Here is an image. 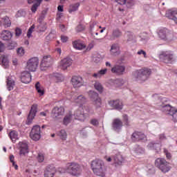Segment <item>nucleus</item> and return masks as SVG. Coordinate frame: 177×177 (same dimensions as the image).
<instances>
[{
	"mask_svg": "<svg viewBox=\"0 0 177 177\" xmlns=\"http://www.w3.org/2000/svg\"><path fill=\"white\" fill-rule=\"evenodd\" d=\"M39 30L41 32L46 31V25L45 24H41L39 26Z\"/></svg>",
	"mask_w": 177,
	"mask_h": 177,
	"instance_id": "50",
	"label": "nucleus"
},
{
	"mask_svg": "<svg viewBox=\"0 0 177 177\" xmlns=\"http://www.w3.org/2000/svg\"><path fill=\"white\" fill-rule=\"evenodd\" d=\"M90 31L92 35L95 34V31H99V24H97V22L93 21L90 24Z\"/></svg>",
	"mask_w": 177,
	"mask_h": 177,
	"instance_id": "33",
	"label": "nucleus"
},
{
	"mask_svg": "<svg viewBox=\"0 0 177 177\" xmlns=\"http://www.w3.org/2000/svg\"><path fill=\"white\" fill-rule=\"evenodd\" d=\"M158 37L160 39L167 41L169 38V30L165 28H161L158 32Z\"/></svg>",
	"mask_w": 177,
	"mask_h": 177,
	"instance_id": "20",
	"label": "nucleus"
},
{
	"mask_svg": "<svg viewBox=\"0 0 177 177\" xmlns=\"http://www.w3.org/2000/svg\"><path fill=\"white\" fill-rule=\"evenodd\" d=\"M90 124H91V125H94L95 127H96V125H99V121H97V119H91Z\"/></svg>",
	"mask_w": 177,
	"mask_h": 177,
	"instance_id": "54",
	"label": "nucleus"
},
{
	"mask_svg": "<svg viewBox=\"0 0 177 177\" xmlns=\"http://www.w3.org/2000/svg\"><path fill=\"white\" fill-rule=\"evenodd\" d=\"M61 41H62V42H66L67 41H68V37L66 36H64V35H62Z\"/></svg>",
	"mask_w": 177,
	"mask_h": 177,
	"instance_id": "57",
	"label": "nucleus"
},
{
	"mask_svg": "<svg viewBox=\"0 0 177 177\" xmlns=\"http://www.w3.org/2000/svg\"><path fill=\"white\" fill-rule=\"evenodd\" d=\"M35 88L39 96H43V95L45 94V90H44V87L41 86V84L39 82L36 83Z\"/></svg>",
	"mask_w": 177,
	"mask_h": 177,
	"instance_id": "35",
	"label": "nucleus"
},
{
	"mask_svg": "<svg viewBox=\"0 0 177 177\" xmlns=\"http://www.w3.org/2000/svg\"><path fill=\"white\" fill-rule=\"evenodd\" d=\"M42 0H28V3L31 4L34 3V2H37V3H41Z\"/></svg>",
	"mask_w": 177,
	"mask_h": 177,
	"instance_id": "56",
	"label": "nucleus"
},
{
	"mask_svg": "<svg viewBox=\"0 0 177 177\" xmlns=\"http://www.w3.org/2000/svg\"><path fill=\"white\" fill-rule=\"evenodd\" d=\"M162 111L170 116L171 121L177 122V109L169 104L165 105L161 109Z\"/></svg>",
	"mask_w": 177,
	"mask_h": 177,
	"instance_id": "5",
	"label": "nucleus"
},
{
	"mask_svg": "<svg viewBox=\"0 0 177 177\" xmlns=\"http://www.w3.org/2000/svg\"><path fill=\"white\" fill-rule=\"evenodd\" d=\"M30 139L35 142L41 139V127L39 125H35L30 133Z\"/></svg>",
	"mask_w": 177,
	"mask_h": 177,
	"instance_id": "9",
	"label": "nucleus"
},
{
	"mask_svg": "<svg viewBox=\"0 0 177 177\" xmlns=\"http://www.w3.org/2000/svg\"><path fill=\"white\" fill-rule=\"evenodd\" d=\"M52 114H53L55 118H59L61 115H64V108L63 106H55L52 110Z\"/></svg>",
	"mask_w": 177,
	"mask_h": 177,
	"instance_id": "19",
	"label": "nucleus"
},
{
	"mask_svg": "<svg viewBox=\"0 0 177 177\" xmlns=\"http://www.w3.org/2000/svg\"><path fill=\"white\" fill-rule=\"evenodd\" d=\"M39 64V59L38 57H32L27 62L26 70L34 72L37 71Z\"/></svg>",
	"mask_w": 177,
	"mask_h": 177,
	"instance_id": "8",
	"label": "nucleus"
},
{
	"mask_svg": "<svg viewBox=\"0 0 177 177\" xmlns=\"http://www.w3.org/2000/svg\"><path fill=\"white\" fill-rule=\"evenodd\" d=\"M17 53L19 56H23L24 55V48L22 47L19 48L17 50Z\"/></svg>",
	"mask_w": 177,
	"mask_h": 177,
	"instance_id": "51",
	"label": "nucleus"
},
{
	"mask_svg": "<svg viewBox=\"0 0 177 177\" xmlns=\"http://www.w3.org/2000/svg\"><path fill=\"white\" fill-rule=\"evenodd\" d=\"M109 104L111 107H113V109H115L116 110H122V102L120 100H110L109 101Z\"/></svg>",
	"mask_w": 177,
	"mask_h": 177,
	"instance_id": "17",
	"label": "nucleus"
},
{
	"mask_svg": "<svg viewBox=\"0 0 177 177\" xmlns=\"http://www.w3.org/2000/svg\"><path fill=\"white\" fill-rule=\"evenodd\" d=\"M37 160L39 162H43V161L45 160V156L42 153H39L37 156Z\"/></svg>",
	"mask_w": 177,
	"mask_h": 177,
	"instance_id": "52",
	"label": "nucleus"
},
{
	"mask_svg": "<svg viewBox=\"0 0 177 177\" xmlns=\"http://www.w3.org/2000/svg\"><path fill=\"white\" fill-rule=\"evenodd\" d=\"M155 167L158 168L163 174H167L171 171V165L169 162L167 161L165 158H158L155 160Z\"/></svg>",
	"mask_w": 177,
	"mask_h": 177,
	"instance_id": "4",
	"label": "nucleus"
},
{
	"mask_svg": "<svg viewBox=\"0 0 177 177\" xmlns=\"http://www.w3.org/2000/svg\"><path fill=\"white\" fill-rule=\"evenodd\" d=\"M150 74H151V71L147 68H144L138 71L136 78L138 81L145 82L150 77Z\"/></svg>",
	"mask_w": 177,
	"mask_h": 177,
	"instance_id": "6",
	"label": "nucleus"
},
{
	"mask_svg": "<svg viewBox=\"0 0 177 177\" xmlns=\"http://www.w3.org/2000/svg\"><path fill=\"white\" fill-rule=\"evenodd\" d=\"M112 158L114 161L115 167L122 165V162H124V157H122V155H121L120 153L112 156Z\"/></svg>",
	"mask_w": 177,
	"mask_h": 177,
	"instance_id": "21",
	"label": "nucleus"
},
{
	"mask_svg": "<svg viewBox=\"0 0 177 177\" xmlns=\"http://www.w3.org/2000/svg\"><path fill=\"white\" fill-rule=\"evenodd\" d=\"M57 10H58V12H63L64 10L63 6H58Z\"/></svg>",
	"mask_w": 177,
	"mask_h": 177,
	"instance_id": "61",
	"label": "nucleus"
},
{
	"mask_svg": "<svg viewBox=\"0 0 177 177\" xmlns=\"http://www.w3.org/2000/svg\"><path fill=\"white\" fill-rule=\"evenodd\" d=\"M19 154L26 156L28 153V145L26 142H19Z\"/></svg>",
	"mask_w": 177,
	"mask_h": 177,
	"instance_id": "24",
	"label": "nucleus"
},
{
	"mask_svg": "<svg viewBox=\"0 0 177 177\" xmlns=\"http://www.w3.org/2000/svg\"><path fill=\"white\" fill-rule=\"evenodd\" d=\"M10 161L12 163V165L15 167V169H19V166H17V165H16L15 162V156L13 155L10 156Z\"/></svg>",
	"mask_w": 177,
	"mask_h": 177,
	"instance_id": "46",
	"label": "nucleus"
},
{
	"mask_svg": "<svg viewBox=\"0 0 177 177\" xmlns=\"http://www.w3.org/2000/svg\"><path fill=\"white\" fill-rule=\"evenodd\" d=\"M123 121L125 123V125H129V120L128 119V115H123Z\"/></svg>",
	"mask_w": 177,
	"mask_h": 177,
	"instance_id": "53",
	"label": "nucleus"
},
{
	"mask_svg": "<svg viewBox=\"0 0 177 177\" xmlns=\"http://www.w3.org/2000/svg\"><path fill=\"white\" fill-rule=\"evenodd\" d=\"M115 2L119 3V5H125V3H128L129 5H133V0H115Z\"/></svg>",
	"mask_w": 177,
	"mask_h": 177,
	"instance_id": "41",
	"label": "nucleus"
},
{
	"mask_svg": "<svg viewBox=\"0 0 177 177\" xmlns=\"http://www.w3.org/2000/svg\"><path fill=\"white\" fill-rule=\"evenodd\" d=\"M12 38V33L8 30H4V33L2 34V39L3 41H8V39H10Z\"/></svg>",
	"mask_w": 177,
	"mask_h": 177,
	"instance_id": "40",
	"label": "nucleus"
},
{
	"mask_svg": "<svg viewBox=\"0 0 177 177\" xmlns=\"http://www.w3.org/2000/svg\"><path fill=\"white\" fill-rule=\"evenodd\" d=\"M62 16H63V13H57V19H62Z\"/></svg>",
	"mask_w": 177,
	"mask_h": 177,
	"instance_id": "64",
	"label": "nucleus"
},
{
	"mask_svg": "<svg viewBox=\"0 0 177 177\" xmlns=\"http://www.w3.org/2000/svg\"><path fill=\"white\" fill-rule=\"evenodd\" d=\"M8 136L12 142H16L17 140H19V133L15 130L11 131L8 133Z\"/></svg>",
	"mask_w": 177,
	"mask_h": 177,
	"instance_id": "31",
	"label": "nucleus"
},
{
	"mask_svg": "<svg viewBox=\"0 0 177 177\" xmlns=\"http://www.w3.org/2000/svg\"><path fill=\"white\" fill-rule=\"evenodd\" d=\"M1 23L5 28H8V27H10V26H12V22L10 21V19L8 17L6 16L1 18Z\"/></svg>",
	"mask_w": 177,
	"mask_h": 177,
	"instance_id": "34",
	"label": "nucleus"
},
{
	"mask_svg": "<svg viewBox=\"0 0 177 177\" xmlns=\"http://www.w3.org/2000/svg\"><path fill=\"white\" fill-rule=\"evenodd\" d=\"M122 32L120 30V29H114L112 31L111 35L109 36V39L111 41H114V39H117L120 38V37H122Z\"/></svg>",
	"mask_w": 177,
	"mask_h": 177,
	"instance_id": "25",
	"label": "nucleus"
},
{
	"mask_svg": "<svg viewBox=\"0 0 177 177\" xmlns=\"http://www.w3.org/2000/svg\"><path fill=\"white\" fill-rule=\"evenodd\" d=\"M166 17L171 20H174V23L177 24V10H169L166 12Z\"/></svg>",
	"mask_w": 177,
	"mask_h": 177,
	"instance_id": "22",
	"label": "nucleus"
},
{
	"mask_svg": "<svg viewBox=\"0 0 177 177\" xmlns=\"http://www.w3.org/2000/svg\"><path fill=\"white\" fill-rule=\"evenodd\" d=\"M59 172L62 174L64 172H67L72 175V176H80L81 175V172H82V167L81 165L75 162H68L66 165V170H63V169H59Z\"/></svg>",
	"mask_w": 177,
	"mask_h": 177,
	"instance_id": "3",
	"label": "nucleus"
},
{
	"mask_svg": "<svg viewBox=\"0 0 177 177\" xmlns=\"http://www.w3.org/2000/svg\"><path fill=\"white\" fill-rule=\"evenodd\" d=\"M16 46H17V43H16L15 41H10L8 45V48L10 50L15 49Z\"/></svg>",
	"mask_w": 177,
	"mask_h": 177,
	"instance_id": "45",
	"label": "nucleus"
},
{
	"mask_svg": "<svg viewBox=\"0 0 177 177\" xmlns=\"http://www.w3.org/2000/svg\"><path fill=\"white\" fill-rule=\"evenodd\" d=\"M73 65V59L70 57H66L59 62V67L61 70H67L68 67Z\"/></svg>",
	"mask_w": 177,
	"mask_h": 177,
	"instance_id": "11",
	"label": "nucleus"
},
{
	"mask_svg": "<svg viewBox=\"0 0 177 177\" xmlns=\"http://www.w3.org/2000/svg\"><path fill=\"white\" fill-rule=\"evenodd\" d=\"M56 174V168L47 167L44 171V177H54Z\"/></svg>",
	"mask_w": 177,
	"mask_h": 177,
	"instance_id": "28",
	"label": "nucleus"
},
{
	"mask_svg": "<svg viewBox=\"0 0 177 177\" xmlns=\"http://www.w3.org/2000/svg\"><path fill=\"white\" fill-rule=\"evenodd\" d=\"M107 73V68L101 69L97 73L93 74L94 78H102V75H104Z\"/></svg>",
	"mask_w": 177,
	"mask_h": 177,
	"instance_id": "37",
	"label": "nucleus"
},
{
	"mask_svg": "<svg viewBox=\"0 0 177 177\" xmlns=\"http://www.w3.org/2000/svg\"><path fill=\"white\" fill-rule=\"evenodd\" d=\"M59 28H60V30H61L63 32H64V31H66V26H65L64 25H60V26H59Z\"/></svg>",
	"mask_w": 177,
	"mask_h": 177,
	"instance_id": "60",
	"label": "nucleus"
},
{
	"mask_svg": "<svg viewBox=\"0 0 177 177\" xmlns=\"http://www.w3.org/2000/svg\"><path fill=\"white\" fill-rule=\"evenodd\" d=\"M34 28H35V25H32L28 30L27 32V37L28 38H30L31 37V34H32V31H34Z\"/></svg>",
	"mask_w": 177,
	"mask_h": 177,
	"instance_id": "47",
	"label": "nucleus"
},
{
	"mask_svg": "<svg viewBox=\"0 0 177 177\" xmlns=\"http://www.w3.org/2000/svg\"><path fill=\"white\" fill-rule=\"evenodd\" d=\"M73 48L75 49H77L78 50H82V49H85L86 48V46H85V44L82 42L81 40H76L73 42Z\"/></svg>",
	"mask_w": 177,
	"mask_h": 177,
	"instance_id": "27",
	"label": "nucleus"
},
{
	"mask_svg": "<svg viewBox=\"0 0 177 177\" xmlns=\"http://www.w3.org/2000/svg\"><path fill=\"white\" fill-rule=\"evenodd\" d=\"M163 153L165 154L167 160H171V158H172V154H171V153L168 151V149L166 148L163 149Z\"/></svg>",
	"mask_w": 177,
	"mask_h": 177,
	"instance_id": "44",
	"label": "nucleus"
},
{
	"mask_svg": "<svg viewBox=\"0 0 177 177\" xmlns=\"http://www.w3.org/2000/svg\"><path fill=\"white\" fill-rule=\"evenodd\" d=\"M15 35L16 37H20V35H21V29L17 28L15 30Z\"/></svg>",
	"mask_w": 177,
	"mask_h": 177,
	"instance_id": "55",
	"label": "nucleus"
},
{
	"mask_svg": "<svg viewBox=\"0 0 177 177\" xmlns=\"http://www.w3.org/2000/svg\"><path fill=\"white\" fill-rule=\"evenodd\" d=\"M94 87L95 88L96 91H98L100 93H102L103 92V86L100 82H95L94 84Z\"/></svg>",
	"mask_w": 177,
	"mask_h": 177,
	"instance_id": "42",
	"label": "nucleus"
},
{
	"mask_svg": "<svg viewBox=\"0 0 177 177\" xmlns=\"http://www.w3.org/2000/svg\"><path fill=\"white\" fill-rule=\"evenodd\" d=\"M75 103L82 106L84 103L86 102V98L84 95H79L77 98L74 100Z\"/></svg>",
	"mask_w": 177,
	"mask_h": 177,
	"instance_id": "32",
	"label": "nucleus"
},
{
	"mask_svg": "<svg viewBox=\"0 0 177 177\" xmlns=\"http://www.w3.org/2000/svg\"><path fill=\"white\" fill-rule=\"evenodd\" d=\"M71 84L73 88H80L84 85V80L80 76H73L71 79Z\"/></svg>",
	"mask_w": 177,
	"mask_h": 177,
	"instance_id": "15",
	"label": "nucleus"
},
{
	"mask_svg": "<svg viewBox=\"0 0 177 177\" xmlns=\"http://www.w3.org/2000/svg\"><path fill=\"white\" fill-rule=\"evenodd\" d=\"M91 169L96 176L106 177L104 162L102 160L95 159L91 162Z\"/></svg>",
	"mask_w": 177,
	"mask_h": 177,
	"instance_id": "2",
	"label": "nucleus"
},
{
	"mask_svg": "<svg viewBox=\"0 0 177 177\" xmlns=\"http://www.w3.org/2000/svg\"><path fill=\"white\" fill-rule=\"evenodd\" d=\"M147 147L148 149H149V150H156L157 151H158V150H160L161 149V145H160L159 143L151 142L147 145Z\"/></svg>",
	"mask_w": 177,
	"mask_h": 177,
	"instance_id": "30",
	"label": "nucleus"
},
{
	"mask_svg": "<svg viewBox=\"0 0 177 177\" xmlns=\"http://www.w3.org/2000/svg\"><path fill=\"white\" fill-rule=\"evenodd\" d=\"M137 54L143 55L144 57H146V52L143 50H140L138 51Z\"/></svg>",
	"mask_w": 177,
	"mask_h": 177,
	"instance_id": "59",
	"label": "nucleus"
},
{
	"mask_svg": "<svg viewBox=\"0 0 177 177\" xmlns=\"http://www.w3.org/2000/svg\"><path fill=\"white\" fill-rule=\"evenodd\" d=\"M39 5H41V3H36L33 4V6L31 8V10L33 13H35V12H37V9H38Z\"/></svg>",
	"mask_w": 177,
	"mask_h": 177,
	"instance_id": "48",
	"label": "nucleus"
},
{
	"mask_svg": "<svg viewBox=\"0 0 177 177\" xmlns=\"http://www.w3.org/2000/svg\"><path fill=\"white\" fill-rule=\"evenodd\" d=\"M38 110V104H34L32 105L29 114L28 115V124L30 125L32 122V120L35 118V115H37V111Z\"/></svg>",
	"mask_w": 177,
	"mask_h": 177,
	"instance_id": "12",
	"label": "nucleus"
},
{
	"mask_svg": "<svg viewBox=\"0 0 177 177\" xmlns=\"http://www.w3.org/2000/svg\"><path fill=\"white\" fill-rule=\"evenodd\" d=\"M111 55L113 56H117L120 53V46L118 44H113L111 46Z\"/></svg>",
	"mask_w": 177,
	"mask_h": 177,
	"instance_id": "29",
	"label": "nucleus"
},
{
	"mask_svg": "<svg viewBox=\"0 0 177 177\" xmlns=\"http://www.w3.org/2000/svg\"><path fill=\"white\" fill-rule=\"evenodd\" d=\"M47 113L48 111L41 112L40 115H41V117H46Z\"/></svg>",
	"mask_w": 177,
	"mask_h": 177,
	"instance_id": "63",
	"label": "nucleus"
},
{
	"mask_svg": "<svg viewBox=\"0 0 177 177\" xmlns=\"http://www.w3.org/2000/svg\"><path fill=\"white\" fill-rule=\"evenodd\" d=\"M114 84L116 86H122L124 85V80L122 79H117L114 81Z\"/></svg>",
	"mask_w": 177,
	"mask_h": 177,
	"instance_id": "43",
	"label": "nucleus"
},
{
	"mask_svg": "<svg viewBox=\"0 0 177 177\" xmlns=\"http://www.w3.org/2000/svg\"><path fill=\"white\" fill-rule=\"evenodd\" d=\"M160 59L164 63H172L174 60H175V57H174V54L169 51H166L160 55Z\"/></svg>",
	"mask_w": 177,
	"mask_h": 177,
	"instance_id": "10",
	"label": "nucleus"
},
{
	"mask_svg": "<svg viewBox=\"0 0 177 177\" xmlns=\"http://www.w3.org/2000/svg\"><path fill=\"white\" fill-rule=\"evenodd\" d=\"M71 120L85 121V114H84L82 106H80L79 109L75 111L73 115L71 113H67L63 120L64 125H68L71 122Z\"/></svg>",
	"mask_w": 177,
	"mask_h": 177,
	"instance_id": "1",
	"label": "nucleus"
},
{
	"mask_svg": "<svg viewBox=\"0 0 177 177\" xmlns=\"http://www.w3.org/2000/svg\"><path fill=\"white\" fill-rule=\"evenodd\" d=\"M53 64V58L50 55H46L43 57L41 66V67H50Z\"/></svg>",
	"mask_w": 177,
	"mask_h": 177,
	"instance_id": "16",
	"label": "nucleus"
},
{
	"mask_svg": "<svg viewBox=\"0 0 177 177\" xmlns=\"http://www.w3.org/2000/svg\"><path fill=\"white\" fill-rule=\"evenodd\" d=\"M6 86L8 91H13L15 88V80L12 78V75L6 77Z\"/></svg>",
	"mask_w": 177,
	"mask_h": 177,
	"instance_id": "26",
	"label": "nucleus"
},
{
	"mask_svg": "<svg viewBox=\"0 0 177 177\" xmlns=\"http://www.w3.org/2000/svg\"><path fill=\"white\" fill-rule=\"evenodd\" d=\"M104 159L106 160V161H107V162H111V160H113L111 157H107V156H105Z\"/></svg>",
	"mask_w": 177,
	"mask_h": 177,
	"instance_id": "62",
	"label": "nucleus"
},
{
	"mask_svg": "<svg viewBox=\"0 0 177 177\" xmlns=\"http://www.w3.org/2000/svg\"><path fill=\"white\" fill-rule=\"evenodd\" d=\"M57 135L62 140H66V139H67V132H66L64 129L59 131Z\"/></svg>",
	"mask_w": 177,
	"mask_h": 177,
	"instance_id": "39",
	"label": "nucleus"
},
{
	"mask_svg": "<svg viewBox=\"0 0 177 177\" xmlns=\"http://www.w3.org/2000/svg\"><path fill=\"white\" fill-rule=\"evenodd\" d=\"M5 50V45L2 41H0V53H2Z\"/></svg>",
	"mask_w": 177,
	"mask_h": 177,
	"instance_id": "58",
	"label": "nucleus"
},
{
	"mask_svg": "<svg viewBox=\"0 0 177 177\" xmlns=\"http://www.w3.org/2000/svg\"><path fill=\"white\" fill-rule=\"evenodd\" d=\"M78 8H80V3L71 4L69 6L68 12L73 13V12H77V10H78Z\"/></svg>",
	"mask_w": 177,
	"mask_h": 177,
	"instance_id": "38",
	"label": "nucleus"
},
{
	"mask_svg": "<svg viewBox=\"0 0 177 177\" xmlns=\"http://www.w3.org/2000/svg\"><path fill=\"white\" fill-rule=\"evenodd\" d=\"M77 32H81L82 31H84L85 30V26L83 25H78L75 28Z\"/></svg>",
	"mask_w": 177,
	"mask_h": 177,
	"instance_id": "49",
	"label": "nucleus"
},
{
	"mask_svg": "<svg viewBox=\"0 0 177 177\" xmlns=\"http://www.w3.org/2000/svg\"><path fill=\"white\" fill-rule=\"evenodd\" d=\"M0 60H1L2 67L4 68H8V67H9V61L8 60V57H6L5 55H1Z\"/></svg>",
	"mask_w": 177,
	"mask_h": 177,
	"instance_id": "36",
	"label": "nucleus"
},
{
	"mask_svg": "<svg viewBox=\"0 0 177 177\" xmlns=\"http://www.w3.org/2000/svg\"><path fill=\"white\" fill-rule=\"evenodd\" d=\"M131 140L133 142H140V140H147V137L140 131H135L131 135Z\"/></svg>",
	"mask_w": 177,
	"mask_h": 177,
	"instance_id": "13",
	"label": "nucleus"
},
{
	"mask_svg": "<svg viewBox=\"0 0 177 177\" xmlns=\"http://www.w3.org/2000/svg\"><path fill=\"white\" fill-rule=\"evenodd\" d=\"M111 73L116 74V75H123L125 73V66L121 64H116L111 69Z\"/></svg>",
	"mask_w": 177,
	"mask_h": 177,
	"instance_id": "14",
	"label": "nucleus"
},
{
	"mask_svg": "<svg viewBox=\"0 0 177 177\" xmlns=\"http://www.w3.org/2000/svg\"><path fill=\"white\" fill-rule=\"evenodd\" d=\"M88 95L95 109H100V107H102V98L99 97V94L95 91H91Z\"/></svg>",
	"mask_w": 177,
	"mask_h": 177,
	"instance_id": "7",
	"label": "nucleus"
},
{
	"mask_svg": "<svg viewBox=\"0 0 177 177\" xmlns=\"http://www.w3.org/2000/svg\"><path fill=\"white\" fill-rule=\"evenodd\" d=\"M21 81L24 84H30V82L31 81V73L28 71L22 73Z\"/></svg>",
	"mask_w": 177,
	"mask_h": 177,
	"instance_id": "23",
	"label": "nucleus"
},
{
	"mask_svg": "<svg viewBox=\"0 0 177 177\" xmlns=\"http://www.w3.org/2000/svg\"><path fill=\"white\" fill-rule=\"evenodd\" d=\"M112 128L113 131L120 132V131H121V128H122V121L119 118L114 119L112 122Z\"/></svg>",
	"mask_w": 177,
	"mask_h": 177,
	"instance_id": "18",
	"label": "nucleus"
}]
</instances>
